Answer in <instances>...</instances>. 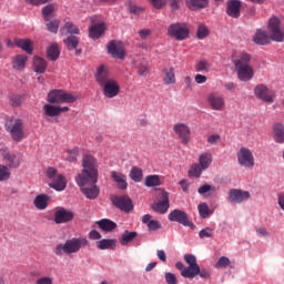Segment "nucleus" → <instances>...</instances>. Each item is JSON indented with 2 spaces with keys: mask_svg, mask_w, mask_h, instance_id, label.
Segmentation results:
<instances>
[{
  "mask_svg": "<svg viewBox=\"0 0 284 284\" xmlns=\"http://www.w3.org/2000/svg\"><path fill=\"white\" fill-rule=\"evenodd\" d=\"M9 103L12 108H19L23 103V97L21 95H11L9 98Z\"/></svg>",
  "mask_w": 284,
  "mask_h": 284,
  "instance_id": "53",
  "label": "nucleus"
},
{
  "mask_svg": "<svg viewBox=\"0 0 284 284\" xmlns=\"http://www.w3.org/2000/svg\"><path fill=\"white\" fill-rule=\"evenodd\" d=\"M63 30H67L68 34L80 33L79 27H77V24H73L72 22H65L64 27L62 28V32Z\"/></svg>",
  "mask_w": 284,
  "mask_h": 284,
  "instance_id": "48",
  "label": "nucleus"
},
{
  "mask_svg": "<svg viewBox=\"0 0 284 284\" xmlns=\"http://www.w3.org/2000/svg\"><path fill=\"white\" fill-rule=\"evenodd\" d=\"M252 55L248 53H242L239 58L233 60L240 81H251V79L254 78V69L250 65Z\"/></svg>",
  "mask_w": 284,
  "mask_h": 284,
  "instance_id": "4",
  "label": "nucleus"
},
{
  "mask_svg": "<svg viewBox=\"0 0 284 284\" xmlns=\"http://www.w3.org/2000/svg\"><path fill=\"white\" fill-rule=\"evenodd\" d=\"M146 225H148L149 230H151V232H156V230H161V222H159L156 220H152Z\"/></svg>",
  "mask_w": 284,
  "mask_h": 284,
  "instance_id": "58",
  "label": "nucleus"
},
{
  "mask_svg": "<svg viewBox=\"0 0 284 284\" xmlns=\"http://www.w3.org/2000/svg\"><path fill=\"white\" fill-rule=\"evenodd\" d=\"M47 54L51 59V61H57V59H59V54H61V51H59V45H50L47 50Z\"/></svg>",
  "mask_w": 284,
  "mask_h": 284,
  "instance_id": "43",
  "label": "nucleus"
},
{
  "mask_svg": "<svg viewBox=\"0 0 284 284\" xmlns=\"http://www.w3.org/2000/svg\"><path fill=\"white\" fill-rule=\"evenodd\" d=\"M112 203L115 207H118V210H121L122 212L130 213L134 210L132 199L125 195L113 197Z\"/></svg>",
  "mask_w": 284,
  "mask_h": 284,
  "instance_id": "18",
  "label": "nucleus"
},
{
  "mask_svg": "<svg viewBox=\"0 0 284 284\" xmlns=\"http://www.w3.org/2000/svg\"><path fill=\"white\" fill-rule=\"evenodd\" d=\"M90 242L85 237H72L67 240L65 243H60L54 248L55 256H63V254H77L81 247H88Z\"/></svg>",
  "mask_w": 284,
  "mask_h": 284,
  "instance_id": "3",
  "label": "nucleus"
},
{
  "mask_svg": "<svg viewBox=\"0 0 284 284\" xmlns=\"http://www.w3.org/2000/svg\"><path fill=\"white\" fill-rule=\"evenodd\" d=\"M195 257L194 254H184V261L189 266L183 265L181 262L175 263V267L176 270H180L183 278H190V274H192V263H194Z\"/></svg>",
  "mask_w": 284,
  "mask_h": 284,
  "instance_id": "16",
  "label": "nucleus"
},
{
  "mask_svg": "<svg viewBox=\"0 0 284 284\" xmlns=\"http://www.w3.org/2000/svg\"><path fill=\"white\" fill-rule=\"evenodd\" d=\"M210 165H212V153H202L199 158V163L191 166L189 176H195V179H199L201 174H203V172L210 168Z\"/></svg>",
  "mask_w": 284,
  "mask_h": 284,
  "instance_id": "7",
  "label": "nucleus"
},
{
  "mask_svg": "<svg viewBox=\"0 0 284 284\" xmlns=\"http://www.w3.org/2000/svg\"><path fill=\"white\" fill-rule=\"evenodd\" d=\"M78 156H79V149L74 148L72 150L67 151V155H64V160L69 161L70 163H74Z\"/></svg>",
  "mask_w": 284,
  "mask_h": 284,
  "instance_id": "46",
  "label": "nucleus"
},
{
  "mask_svg": "<svg viewBox=\"0 0 284 284\" xmlns=\"http://www.w3.org/2000/svg\"><path fill=\"white\" fill-rule=\"evenodd\" d=\"M253 41L257 45H267V43H270V36H267V32L263 30H257V32L253 37Z\"/></svg>",
  "mask_w": 284,
  "mask_h": 284,
  "instance_id": "33",
  "label": "nucleus"
},
{
  "mask_svg": "<svg viewBox=\"0 0 284 284\" xmlns=\"http://www.w3.org/2000/svg\"><path fill=\"white\" fill-rule=\"evenodd\" d=\"M226 13L232 19H239L241 17V0H230L227 2Z\"/></svg>",
  "mask_w": 284,
  "mask_h": 284,
  "instance_id": "26",
  "label": "nucleus"
},
{
  "mask_svg": "<svg viewBox=\"0 0 284 284\" xmlns=\"http://www.w3.org/2000/svg\"><path fill=\"white\" fill-rule=\"evenodd\" d=\"M237 163L241 168H245L246 170H252L254 168V153L245 146L241 148L237 152Z\"/></svg>",
  "mask_w": 284,
  "mask_h": 284,
  "instance_id": "11",
  "label": "nucleus"
},
{
  "mask_svg": "<svg viewBox=\"0 0 284 284\" xmlns=\"http://www.w3.org/2000/svg\"><path fill=\"white\" fill-rule=\"evenodd\" d=\"M61 24V20H54L47 23V30L49 32H52L53 34H57L59 32V26Z\"/></svg>",
  "mask_w": 284,
  "mask_h": 284,
  "instance_id": "52",
  "label": "nucleus"
},
{
  "mask_svg": "<svg viewBox=\"0 0 284 284\" xmlns=\"http://www.w3.org/2000/svg\"><path fill=\"white\" fill-rule=\"evenodd\" d=\"M64 45H67L68 50H77V48H79V37L69 36L64 40Z\"/></svg>",
  "mask_w": 284,
  "mask_h": 284,
  "instance_id": "41",
  "label": "nucleus"
},
{
  "mask_svg": "<svg viewBox=\"0 0 284 284\" xmlns=\"http://www.w3.org/2000/svg\"><path fill=\"white\" fill-rule=\"evenodd\" d=\"M10 176H11L10 169L7 165L0 164V183L3 181H8Z\"/></svg>",
  "mask_w": 284,
  "mask_h": 284,
  "instance_id": "51",
  "label": "nucleus"
},
{
  "mask_svg": "<svg viewBox=\"0 0 284 284\" xmlns=\"http://www.w3.org/2000/svg\"><path fill=\"white\" fill-rule=\"evenodd\" d=\"M129 10H130L131 14H141L143 11L142 8H140L135 4H130Z\"/></svg>",
  "mask_w": 284,
  "mask_h": 284,
  "instance_id": "63",
  "label": "nucleus"
},
{
  "mask_svg": "<svg viewBox=\"0 0 284 284\" xmlns=\"http://www.w3.org/2000/svg\"><path fill=\"white\" fill-rule=\"evenodd\" d=\"M219 141H221V135H219V134H213L207 138V143H210L211 145H216V143H219Z\"/></svg>",
  "mask_w": 284,
  "mask_h": 284,
  "instance_id": "60",
  "label": "nucleus"
},
{
  "mask_svg": "<svg viewBox=\"0 0 284 284\" xmlns=\"http://www.w3.org/2000/svg\"><path fill=\"white\" fill-rule=\"evenodd\" d=\"M59 174H57V169L54 168H49L47 170V176L48 179H50V181H52L53 179H55Z\"/></svg>",
  "mask_w": 284,
  "mask_h": 284,
  "instance_id": "61",
  "label": "nucleus"
},
{
  "mask_svg": "<svg viewBox=\"0 0 284 284\" xmlns=\"http://www.w3.org/2000/svg\"><path fill=\"white\" fill-rule=\"evenodd\" d=\"M173 130L181 140L182 145H187V143H190L192 132L190 131V126H187V124L178 123L173 126Z\"/></svg>",
  "mask_w": 284,
  "mask_h": 284,
  "instance_id": "17",
  "label": "nucleus"
},
{
  "mask_svg": "<svg viewBox=\"0 0 284 284\" xmlns=\"http://www.w3.org/2000/svg\"><path fill=\"white\" fill-rule=\"evenodd\" d=\"M196 37L197 39H205L210 37V30H207V27H205V24H200L197 27Z\"/></svg>",
  "mask_w": 284,
  "mask_h": 284,
  "instance_id": "49",
  "label": "nucleus"
},
{
  "mask_svg": "<svg viewBox=\"0 0 284 284\" xmlns=\"http://www.w3.org/2000/svg\"><path fill=\"white\" fill-rule=\"evenodd\" d=\"M43 111L45 116L54 118V116H60V114H63V112H69L70 108L54 105V104H44Z\"/></svg>",
  "mask_w": 284,
  "mask_h": 284,
  "instance_id": "23",
  "label": "nucleus"
},
{
  "mask_svg": "<svg viewBox=\"0 0 284 284\" xmlns=\"http://www.w3.org/2000/svg\"><path fill=\"white\" fill-rule=\"evenodd\" d=\"M254 94L265 103H274V93L265 84H257L254 89Z\"/></svg>",
  "mask_w": 284,
  "mask_h": 284,
  "instance_id": "19",
  "label": "nucleus"
},
{
  "mask_svg": "<svg viewBox=\"0 0 284 284\" xmlns=\"http://www.w3.org/2000/svg\"><path fill=\"white\" fill-rule=\"evenodd\" d=\"M186 6L190 10H201L207 8V0H186Z\"/></svg>",
  "mask_w": 284,
  "mask_h": 284,
  "instance_id": "39",
  "label": "nucleus"
},
{
  "mask_svg": "<svg viewBox=\"0 0 284 284\" xmlns=\"http://www.w3.org/2000/svg\"><path fill=\"white\" fill-rule=\"evenodd\" d=\"M36 284H52V277H40L36 281Z\"/></svg>",
  "mask_w": 284,
  "mask_h": 284,
  "instance_id": "64",
  "label": "nucleus"
},
{
  "mask_svg": "<svg viewBox=\"0 0 284 284\" xmlns=\"http://www.w3.org/2000/svg\"><path fill=\"white\" fill-rule=\"evenodd\" d=\"M49 202H50V195L39 194L36 196L33 201V205L37 210H45L48 207Z\"/></svg>",
  "mask_w": 284,
  "mask_h": 284,
  "instance_id": "31",
  "label": "nucleus"
},
{
  "mask_svg": "<svg viewBox=\"0 0 284 284\" xmlns=\"http://www.w3.org/2000/svg\"><path fill=\"white\" fill-rule=\"evenodd\" d=\"M250 191H243L239 189H232L229 192V201L230 203H243L244 201H248L250 199Z\"/></svg>",
  "mask_w": 284,
  "mask_h": 284,
  "instance_id": "22",
  "label": "nucleus"
},
{
  "mask_svg": "<svg viewBox=\"0 0 284 284\" xmlns=\"http://www.w3.org/2000/svg\"><path fill=\"white\" fill-rule=\"evenodd\" d=\"M14 43L17 48H21L27 54H32V41L30 39H16Z\"/></svg>",
  "mask_w": 284,
  "mask_h": 284,
  "instance_id": "34",
  "label": "nucleus"
},
{
  "mask_svg": "<svg viewBox=\"0 0 284 284\" xmlns=\"http://www.w3.org/2000/svg\"><path fill=\"white\" fill-rule=\"evenodd\" d=\"M49 103H74L77 98L63 90H52L48 93Z\"/></svg>",
  "mask_w": 284,
  "mask_h": 284,
  "instance_id": "10",
  "label": "nucleus"
},
{
  "mask_svg": "<svg viewBox=\"0 0 284 284\" xmlns=\"http://www.w3.org/2000/svg\"><path fill=\"white\" fill-rule=\"evenodd\" d=\"M95 81L102 88L103 95L106 99H114V97H119L121 92V87L119 82L114 80V78L110 77V71L105 69L104 65H100L95 73Z\"/></svg>",
  "mask_w": 284,
  "mask_h": 284,
  "instance_id": "1",
  "label": "nucleus"
},
{
  "mask_svg": "<svg viewBox=\"0 0 284 284\" xmlns=\"http://www.w3.org/2000/svg\"><path fill=\"white\" fill-rule=\"evenodd\" d=\"M105 34V22L94 23L89 28V37L97 41V39H101V36Z\"/></svg>",
  "mask_w": 284,
  "mask_h": 284,
  "instance_id": "25",
  "label": "nucleus"
},
{
  "mask_svg": "<svg viewBox=\"0 0 284 284\" xmlns=\"http://www.w3.org/2000/svg\"><path fill=\"white\" fill-rule=\"evenodd\" d=\"M164 85H174L176 83V73L174 68H165L162 70Z\"/></svg>",
  "mask_w": 284,
  "mask_h": 284,
  "instance_id": "29",
  "label": "nucleus"
},
{
  "mask_svg": "<svg viewBox=\"0 0 284 284\" xmlns=\"http://www.w3.org/2000/svg\"><path fill=\"white\" fill-rule=\"evenodd\" d=\"M139 236V233H136V231H124L119 240V242L121 243V245H130V243H132V241Z\"/></svg>",
  "mask_w": 284,
  "mask_h": 284,
  "instance_id": "37",
  "label": "nucleus"
},
{
  "mask_svg": "<svg viewBox=\"0 0 284 284\" xmlns=\"http://www.w3.org/2000/svg\"><path fill=\"white\" fill-rule=\"evenodd\" d=\"M161 199L162 201L152 205V210L158 214H165L170 210V193L162 191Z\"/></svg>",
  "mask_w": 284,
  "mask_h": 284,
  "instance_id": "21",
  "label": "nucleus"
},
{
  "mask_svg": "<svg viewBox=\"0 0 284 284\" xmlns=\"http://www.w3.org/2000/svg\"><path fill=\"white\" fill-rule=\"evenodd\" d=\"M207 103L211 110L223 112L225 110V97L219 92H211L207 95Z\"/></svg>",
  "mask_w": 284,
  "mask_h": 284,
  "instance_id": "13",
  "label": "nucleus"
},
{
  "mask_svg": "<svg viewBox=\"0 0 284 284\" xmlns=\"http://www.w3.org/2000/svg\"><path fill=\"white\" fill-rule=\"evenodd\" d=\"M144 184L146 185V187H156L161 185V179L159 178V175H148L145 178Z\"/></svg>",
  "mask_w": 284,
  "mask_h": 284,
  "instance_id": "42",
  "label": "nucleus"
},
{
  "mask_svg": "<svg viewBox=\"0 0 284 284\" xmlns=\"http://www.w3.org/2000/svg\"><path fill=\"white\" fill-rule=\"evenodd\" d=\"M111 179L116 183L119 190H128V178L125 174L116 171L111 172Z\"/></svg>",
  "mask_w": 284,
  "mask_h": 284,
  "instance_id": "28",
  "label": "nucleus"
},
{
  "mask_svg": "<svg viewBox=\"0 0 284 284\" xmlns=\"http://www.w3.org/2000/svg\"><path fill=\"white\" fill-rule=\"evenodd\" d=\"M48 68V63L45 60L39 57L33 58V70L34 72L39 74H43L45 72V69Z\"/></svg>",
  "mask_w": 284,
  "mask_h": 284,
  "instance_id": "36",
  "label": "nucleus"
},
{
  "mask_svg": "<svg viewBox=\"0 0 284 284\" xmlns=\"http://www.w3.org/2000/svg\"><path fill=\"white\" fill-rule=\"evenodd\" d=\"M82 168V172L75 179H88L89 181H97L99 179V166L93 155L87 154L83 156Z\"/></svg>",
  "mask_w": 284,
  "mask_h": 284,
  "instance_id": "5",
  "label": "nucleus"
},
{
  "mask_svg": "<svg viewBox=\"0 0 284 284\" xmlns=\"http://www.w3.org/2000/svg\"><path fill=\"white\" fill-rule=\"evenodd\" d=\"M230 265V258L226 256H222L219 258L217 263L215 264V267L217 270L225 268Z\"/></svg>",
  "mask_w": 284,
  "mask_h": 284,
  "instance_id": "55",
  "label": "nucleus"
},
{
  "mask_svg": "<svg viewBox=\"0 0 284 284\" xmlns=\"http://www.w3.org/2000/svg\"><path fill=\"white\" fill-rule=\"evenodd\" d=\"M28 63V55L18 54L11 60V65L17 72H23L26 70V64Z\"/></svg>",
  "mask_w": 284,
  "mask_h": 284,
  "instance_id": "27",
  "label": "nucleus"
},
{
  "mask_svg": "<svg viewBox=\"0 0 284 284\" xmlns=\"http://www.w3.org/2000/svg\"><path fill=\"white\" fill-rule=\"evenodd\" d=\"M50 187L57 190L58 192H63L65 190L68 183L65 182V178L59 174L55 179L51 180Z\"/></svg>",
  "mask_w": 284,
  "mask_h": 284,
  "instance_id": "32",
  "label": "nucleus"
},
{
  "mask_svg": "<svg viewBox=\"0 0 284 284\" xmlns=\"http://www.w3.org/2000/svg\"><path fill=\"white\" fill-rule=\"evenodd\" d=\"M168 219L171 223H180V225H183L184 227L196 230V225L190 221V215H187L185 211L175 209L169 213Z\"/></svg>",
  "mask_w": 284,
  "mask_h": 284,
  "instance_id": "8",
  "label": "nucleus"
},
{
  "mask_svg": "<svg viewBox=\"0 0 284 284\" xmlns=\"http://www.w3.org/2000/svg\"><path fill=\"white\" fill-rule=\"evenodd\" d=\"M199 214L202 219H207L210 216V206L206 203H202L197 205Z\"/></svg>",
  "mask_w": 284,
  "mask_h": 284,
  "instance_id": "50",
  "label": "nucleus"
},
{
  "mask_svg": "<svg viewBox=\"0 0 284 284\" xmlns=\"http://www.w3.org/2000/svg\"><path fill=\"white\" fill-rule=\"evenodd\" d=\"M199 236L200 239H212V236H214V230L211 227H205L200 231Z\"/></svg>",
  "mask_w": 284,
  "mask_h": 284,
  "instance_id": "54",
  "label": "nucleus"
},
{
  "mask_svg": "<svg viewBox=\"0 0 284 284\" xmlns=\"http://www.w3.org/2000/svg\"><path fill=\"white\" fill-rule=\"evenodd\" d=\"M97 223L102 232H112L113 230H116V223L112 220L102 219Z\"/></svg>",
  "mask_w": 284,
  "mask_h": 284,
  "instance_id": "35",
  "label": "nucleus"
},
{
  "mask_svg": "<svg viewBox=\"0 0 284 284\" xmlns=\"http://www.w3.org/2000/svg\"><path fill=\"white\" fill-rule=\"evenodd\" d=\"M89 239H91V241H100V239H101V233H99V231H97V230H92V231L89 233Z\"/></svg>",
  "mask_w": 284,
  "mask_h": 284,
  "instance_id": "62",
  "label": "nucleus"
},
{
  "mask_svg": "<svg viewBox=\"0 0 284 284\" xmlns=\"http://www.w3.org/2000/svg\"><path fill=\"white\" fill-rule=\"evenodd\" d=\"M138 125H141V128H148L150 125V120H148V116L140 115L138 118Z\"/></svg>",
  "mask_w": 284,
  "mask_h": 284,
  "instance_id": "59",
  "label": "nucleus"
},
{
  "mask_svg": "<svg viewBox=\"0 0 284 284\" xmlns=\"http://www.w3.org/2000/svg\"><path fill=\"white\" fill-rule=\"evenodd\" d=\"M199 194L211 196V194H214L216 192V186H212L210 184H203L197 190Z\"/></svg>",
  "mask_w": 284,
  "mask_h": 284,
  "instance_id": "44",
  "label": "nucleus"
},
{
  "mask_svg": "<svg viewBox=\"0 0 284 284\" xmlns=\"http://www.w3.org/2000/svg\"><path fill=\"white\" fill-rule=\"evenodd\" d=\"M4 130L9 133L13 143H21L26 139V121L21 118L11 116L7 119Z\"/></svg>",
  "mask_w": 284,
  "mask_h": 284,
  "instance_id": "2",
  "label": "nucleus"
},
{
  "mask_svg": "<svg viewBox=\"0 0 284 284\" xmlns=\"http://www.w3.org/2000/svg\"><path fill=\"white\" fill-rule=\"evenodd\" d=\"M116 248V240H108L103 239L98 242V250H115Z\"/></svg>",
  "mask_w": 284,
  "mask_h": 284,
  "instance_id": "38",
  "label": "nucleus"
},
{
  "mask_svg": "<svg viewBox=\"0 0 284 284\" xmlns=\"http://www.w3.org/2000/svg\"><path fill=\"white\" fill-rule=\"evenodd\" d=\"M196 276H200L201 278H210L211 274L210 271L199 266L195 257L194 262H191V273L189 274V278H196Z\"/></svg>",
  "mask_w": 284,
  "mask_h": 284,
  "instance_id": "24",
  "label": "nucleus"
},
{
  "mask_svg": "<svg viewBox=\"0 0 284 284\" xmlns=\"http://www.w3.org/2000/svg\"><path fill=\"white\" fill-rule=\"evenodd\" d=\"M129 176L135 183H141L143 181V170L139 169V166H133Z\"/></svg>",
  "mask_w": 284,
  "mask_h": 284,
  "instance_id": "40",
  "label": "nucleus"
},
{
  "mask_svg": "<svg viewBox=\"0 0 284 284\" xmlns=\"http://www.w3.org/2000/svg\"><path fill=\"white\" fill-rule=\"evenodd\" d=\"M164 278L168 284H179V280L176 278V275H174L173 273L166 272L164 274Z\"/></svg>",
  "mask_w": 284,
  "mask_h": 284,
  "instance_id": "56",
  "label": "nucleus"
},
{
  "mask_svg": "<svg viewBox=\"0 0 284 284\" xmlns=\"http://www.w3.org/2000/svg\"><path fill=\"white\" fill-rule=\"evenodd\" d=\"M211 64L207 60H201L195 64V72H210Z\"/></svg>",
  "mask_w": 284,
  "mask_h": 284,
  "instance_id": "45",
  "label": "nucleus"
},
{
  "mask_svg": "<svg viewBox=\"0 0 284 284\" xmlns=\"http://www.w3.org/2000/svg\"><path fill=\"white\" fill-rule=\"evenodd\" d=\"M53 221L57 225H62L63 223H70L74 221V212L65 207H59L54 212Z\"/></svg>",
  "mask_w": 284,
  "mask_h": 284,
  "instance_id": "15",
  "label": "nucleus"
},
{
  "mask_svg": "<svg viewBox=\"0 0 284 284\" xmlns=\"http://www.w3.org/2000/svg\"><path fill=\"white\" fill-rule=\"evenodd\" d=\"M138 72L140 77H145L148 74V61H142L138 67Z\"/></svg>",
  "mask_w": 284,
  "mask_h": 284,
  "instance_id": "57",
  "label": "nucleus"
},
{
  "mask_svg": "<svg viewBox=\"0 0 284 284\" xmlns=\"http://www.w3.org/2000/svg\"><path fill=\"white\" fill-rule=\"evenodd\" d=\"M273 141L275 143H284V125L283 123H275L273 125Z\"/></svg>",
  "mask_w": 284,
  "mask_h": 284,
  "instance_id": "30",
  "label": "nucleus"
},
{
  "mask_svg": "<svg viewBox=\"0 0 284 284\" xmlns=\"http://www.w3.org/2000/svg\"><path fill=\"white\" fill-rule=\"evenodd\" d=\"M108 52L113 59H125V51L123 50V43L116 40H112L108 44Z\"/></svg>",
  "mask_w": 284,
  "mask_h": 284,
  "instance_id": "20",
  "label": "nucleus"
},
{
  "mask_svg": "<svg viewBox=\"0 0 284 284\" xmlns=\"http://www.w3.org/2000/svg\"><path fill=\"white\" fill-rule=\"evenodd\" d=\"M168 34L176 41H185L190 37V29L185 23H172L168 29Z\"/></svg>",
  "mask_w": 284,
  "mask_h": 284,
  "instance_id": "9",
  "label": "nucleus"
},
{
  "mask_svg": "<svg viewBox=\"0 0 284 284\" xmlns=\"http://www.w3.org/2000/svg\"><path fill=\"white\" fill-rule=\"evenodd\" d=\"M97 181H99V178H95V180H89L88 178L75 179V182L79 185L82 194L92 201L99 196L100 192L99 186H97Z\"/></svg>",
  "mask_w": 284,
  "mask_h": 284,
  "instance_id": "6",
  "label": "nucleus"
},
{
  "mask_svg": "<svg viewBox=\"0 0 284 284\" xmlns=\"http://www.w3.org/2000/svg\"><path fill=\"white\" fill-rule=\"evenodd\" d=\"M268 30L273 41L281 42L284 39V31L281 29V20L278 18H271L268 21Z\"/></svg>",
  "mask_w": 284,
  "mask_h": 284,
  "instance_id": "14",
  "label": "nucleus"
},
{
  "mask_svg": "<svg viewBox=\"0 0 284 284\" xmlns=\"http://www.w3.org/2000/svg\"><path fill=\"white\" fill-rule=\"evenodd\" d=\"M52 12H54V4H48L42 8L44 21H50V19H52Z\"/></svg>",
  "mask_w": 284,
  "mask_h": 284,
  "instance_id": "47",
  "label": "nucleus"
},
{
  "mask_svg": "<svg viewBox=\"0 0 284 284\" xmlns=\"http://www.w3.org/2000/svg\"><path fill=\"white\" fill-rule=\"evenodd\" d=\"M0 154L4 161V163H7V168L10 170H17V168H19L21 165V161H23V158L21 156V154L19 153H10L8 150L6 149H1L0 150Z\"/></svg>",
  "mask_w": 284,
  "mask_h": 284,
  "instance_id": "12",
  "label": "nucleus"
}]
</instances>
